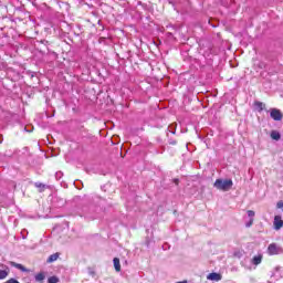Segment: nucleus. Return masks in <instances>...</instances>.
<instances>
[{
    "instance_id": "nucleus-1",
    "label": "nucleus",
    "mask_w": 283,
    "mask_h": 283,
    "mask_svg": "<svg viewBox=\"0 0 283 283\" xmlns=\"http://www.w3.org/2000/svg\"><path fill=\"white\" fill-rule=\"evenodd\" d=\"M214 189L219 191H229L233 187V180L231 179H217L213 184Z\"/></svg>"
},
{
    "instance_id": "nucleus-2",
    "label": "nucleus",
    "mask_w": 283,
    "mask_h": 283,
    "mask_svg": "<svg viewBox=\"0 0 283 283\" xmlns=\"http://www.w3.org/2000/svg\"><path fill=\"white\" fill-rule=\"evenodd\" d=\"M283 248L277 243H271L268 247V255H282Z\"/></svg>"
},
{
    "instance_id": "nucleus-3",
    "label": "nucleus",
    "mask_w": 283,
    "mask_h": 283,
    "mask_svg": "<svg viewBox=\"0 0 283 283\" xmlns=\"http://www.w3.org/2000/svg\"><path fill=\"white\" fill-rule=\"evenodd\" d=\"M270 117H271L273 120H282V118H283L282 111H280V109H277V108H271V109H270Z\"/></svg>"
},
{
    "instance_id": "nucleus-4",
    "label": "nucleus",
    "mask_w": 283,
    "mask_h": 283,
    "mask_svg": "<svg viewBox=\"0 0 283 283\" xmlns=\"http://www.w3.org/2000/svg\"><path fill=\"white\" fill-rule=\"evenodd\" d=\"M207 280H210L211 282H220V280H222V274L212 272L208 274Z\"/></svg>"
},
{
    "instance_id": "nucleus-5",
    "label": "nucleus",
    "mask_w": 283,
    "mask_h": 283,
    "mask_svg": "<svg viewBox=\"0 0 283 283\" xmlns=\"http://www.w3.org/2000/svg\"><path fill=\"white\" fill-rule=\"evenodd\" d=\"M283 228V220L281 216H275L274 217V229H276V231H280V229Z\"/></svg>"
},
{
    "instance_id": "nucleus-6",
    "label": "nucleus",
    "mask_w": 283,
    "mask_h": 283,
    "mask_svg": "<svg viewBox=\"0 0 283 283\" xmlns=\"http://www.w3.org/2000/svg\"><path fill=\"white\" fill-rule=\"evenodd\" d=\"M9 264H10V266H13L14 269H18L19 271H22V273H28V269H25V266H23V264H21V263L10 261Z\"/></svg>"
},
{
    "instance_id": "nucleus-7",
    "label": "nucleus",
    "mask_w": 283,
    "mask_h": 283,
    "mask_svg": "<svg viewBox=\"0 0 283 283\" xmlns=\"http://www.w3.org/2000/svg\"><path fill=\"white\" fill-rule=\"evenodd\" d=\"M272 277L276 279V280H282L283 277V271L281 266H276L274 269V272L272 273Z\"/></svg>"
},
{
    "instance_id": "nucleus-8",
    "label": "nucleus",
    "mask_w": 283,
    "mask_h": 283,
    "mask_svg": "<svg viewBox=\"0 0 283 283\" xmlns=\"http://www.w3.org/2000/svg\"><path fill=\"white\" fill-rule=\"evenodd\" d=\"M263 258H264V256H263L262 254H256V255H254V256L252 258L251 263H252L254 266H258V265L262 264V259H263Z\"/></svg>"
},
{
    "instance_id": "nucleus-9",
    "label": "nucleus",
    "mask_w": 283,
    "mask_h": 283,
    "mask_svg": "<svg viewBox=\"0 0 283 283\" xmlns=\"http://www.w3.org/2000/svg\"><path fill=\"white\" fill-rule=\"evenodd\" d=\"M113 264H114L115 271L117 273H120V259L114 258Z\"/></svg>"
},
{
    "instance_id": "nucleus-10",
    "label": "nucleus",
    "mask_w": 283,
    "mask_h": 283,
    "mask_svg": "<svg viewBox=\"0 0 283 283\" xmlns=\"http://www.w3.org/2000/svg\"><path fill=\"white\" fill-rule=\"evenodd\" d=\"M270 136L272 140H280V138H282V134H280V132L277 130H272Z\"/></svg>"
},
{
    "instance_id": "nucleus-11",
    "label": "nucleus",
    "mask_w": 283,
    "mask_h": 283,
    "mask_svg": "<svg viewBox=\"0 0 283 283\" xmlns=\"http://www.w3.org/2000/svg\"><path fill=\"white\" fill-rule=\"evenodd\" d=\"M0 266H6L3 264H0ZM10 274V271L8 270H0V280H6V277H8V275Z\"/></svg>"
},
{
    "instance_id": "nucleus-12",
    "label": "nucleus",
    "mask_w": 283,
    "mask_h": 283,
    "mask_svg": "<svg viewBox=\"0 0 283 283\" xmlns=\"http://www.w3.org/2000/svg\"><path fill=\"white\" fill-rule=\"evenodd\" d=\"M57 260H59V253H54L48 258L46 262L52 263V262H56Z\"/></svg>"
},
{
    "instance_id": "nucleus-13",
    "label": "nucleus",
    "mask_w": 283,
    "mask_h": 283,
    "mask_svg": "<svg viewBox=\"0 0 283 283\" xmlns=\"http://www.w3.org/2000/svg\"><path fill=\"white\" fill-rule=\"evenodd\" d=\"M254 107H256V109H258L259 112H262V111H264L265 105H264V103H262V102H255V103H254Z\"/></svg>"
},
{
    "instance_id": "nucleus-14",
    "label": "nucleus",
    "mask_w": 283,
    "mask_h": 283,
    "mask_svg": "<svg viewBox=\"0 0 283 283\" xmlns=\"http://www.w3.org/2000/svg\"><path fill=\"white\" fill-rule=\"evenodd\" d=\"M45 280V274L43 272L35 275V282H43Z\"/></svg>"
},
{
    "instance_id": "nucleus-15",
    "label": "nucleus",
    "mask_w": 283,
    "mask_h": 283,
    "mask_svg": "<svg viewBox=\"0 0 283 283\" xmlns=\"http://www.w3.org/2000/svg\"><path fill=\"white\" fill-rule=\"evenodd\" d=\"M248 218H250V220H251V219L253 220V218H255V211H253V210H248Z\"/></svg>"
},
{
    "instance_id": "nucleus-16",
    "label": "nucleus",
    "mask_w": 283,
    "mask_h": 283,
    "mask_svg": "<svg viewBox=\"0 0 283 283\" xmlns=\"http://www.w3.org/2000/svg\"><path fill=\"white\" fill-rule=\"evenodd\" d=\"M49 283H59V277L56 276L49 277Z\"/></svg>"
},
{
    "instance_id": "nucleus-17",
    "label": "nucleus",
    "mask_w": 283,
    "mask_h": 283,
    "mask_svg": "<svg viewBox=\"0 0 283 283\" xmlns=\"http://www.w3.org/2000/svg\"><path fill=\"white\" fill-rule=\"evenodd\" d=\"M35 187L38 189H45V185L44 184H41V182H35Z\"/></svg>"
},
{
    "instance_id": "nucleus-18",
    "label": "nucleus",
    "mask_w": 283,
    "mask_h": 283,
    "mask_svg": "<svg viewBox=\"0 0 283 283\" xmlns=\"http://www.w3.org/2000/svg\"><path fill=\"white\" fill-rule=\"evenodd\" d=\"M55 178H56V180H61V178H63V172L57 171V172L55 174Z\"/></svg>"
},
{
    "instance_id": "nucleus-19",
    "label": "nucleus",
    "mask_w": 283,
    "mask_h": 283,
    "mask_svg": "<svg viewBox=\"0 0 283 283\" xmlns=\"http://www.w3.org/2000/svg\"><path fill=\"white\" fill-rule=\"evenodd\" d=\"M6 283H19L17 279H9Z\"/></svg>"
},
{
    "instance_id": "nucleus-20",
    "label": "nucleus",
    "mask_w": 283,
    "mask_h": 283,
    "mask_svg": "<svg viewBox=\"0 0 283 283\" xmlns=\"http://www.w3.org/2000/svg\"><path fill=\"white\" fill-rule=\"evenodd\" d=\"M253 226V219H250V221L248 223H245V227H252Z\"/></svg>"
},
{
    "instance_id": "nucleus-21",
    "label": "nucleus",
    "mask_w": 283,
    "mask_h": 283,
    "mask_svg": "<svg viewBox=\"0 0 283 283\" xmlns=\"http://www.w3.org/2000/svg\"><path fill=\"white\" fill-rule=\"evenodd\" d=\"M276 207H277V209H282V207H283V201H279V202L276 203Z\"/></svg>"
}]
</instances>
